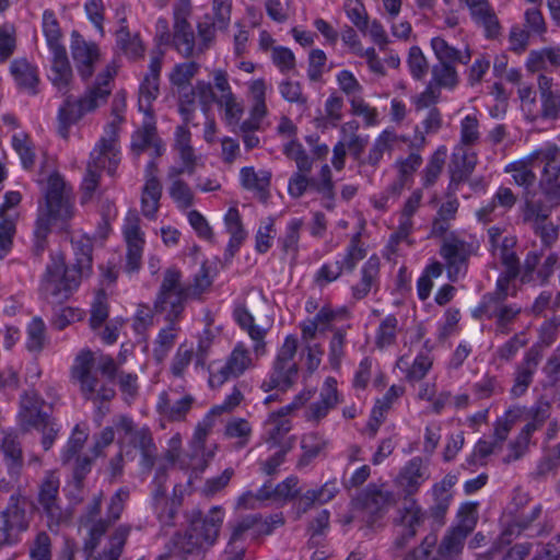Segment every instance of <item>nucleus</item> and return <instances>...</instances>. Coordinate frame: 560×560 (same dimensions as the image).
I'll return each instance as SVG.
<instances>
[{"mask_svg":"<svg viewBox=\"0 0 560 560\" xmlns=\"http://www.w3.org/2000/svg\"><path fill=\"white\" fill-rule=\"evenodd\" d=\"M70 376L79 385L82 397L93 402H105L115 397L116 390L109 383L116 377L125 397L135 398L139 389L137 374L119 371L114 358L108 354H101L96 359L88 348L75 355Z\"/></svg>","mask_w":560,"mask_h":560,"instance_id":"nucleus-1","label":"nucleus"},{"mask_svg":"<svg viewBox=\"0 0 560 560\" xmlns=\"http://www.w3.org/2000/svg\"><path fill=\"white\" fill-rule=\"evenodd\" d=\"M75 262L67 267L62 254L51 257L42 281V291L47 300L60 303L75 290L92 269V243L89 237H80L72 243Z\"/></svg>","mask_w":560,"mask_h":560,"instance_id":"nucleus-2","label":"nucleus"},{"mask_svg":"<svg viewBox=\"0 0 560 560\" xmlns=\"http://www.w3.org/2000/svg\"><path fill=\"white\" fill-rule=\"evenodd\" d=\"M116 73V66L107 65L98 73L95 83L88 88L80 97H66L57 113V131L60 137L68 139L73 125L107 103L112 93V81Z\"/></svg>","mask_w":560,"mask_h":560,"instance_id":"nucleus-3","label":"nucleus"},{"mask_svg":"<svg viewBox=\"0 0 560 560\" xmlns=\"http://www.w3.org/2000/svg\"><path fill=\"white\" fill-rule=\"evenodd\" d=\"M516 240L513 236H504L500 245L492 249L493 255L499 257L503 266L505 267L504 276L498 279L495 296L489 295L485 298V310L486 313L492 315H510L517 314L520 310L513 311L503 303V298L506 295V289L509 281L515 278L520 271V265L517 256L514 252Z\"/></svg>","mask_w":560,"mask_h":560,"instance_id":"nucleus-4","label":"nucleus"},{"mask_svg":"<svg viewBox=\"0 0 560 560\" xmlns=\"http://www.w3.org/2000/svg\"><path fill=\"white\" fill-rule=\"evenodd\" d=\"M298 338L293 335L285 337L278 350L268 376L261 383V389L266 393L273 389L287 392L299 378V365L294 360L298 350Z\"/></svg>","mask_w":560,"mask_h":560,"instance_id":"nucleus-5","label":"nucleus"},{"mask_svg":"<svg viewBox=\"0 0 560 560\" xmlns=\"http://www.w3.org/2000/svg\"><path fill=\"white\" fill-rule=\"evenodd\" d=\"M60 478L56 470H47L39 483L37 501L42 514L46 517L50 532L58 533L59 528L70 520L69 514L60 504Z\"/></svg>","mask_w":560,"mask_h":560,"instance_id":"nucleus-6","label":"nucleus"},{"mask_svg":"<svg viewBox=\"0 0 560 560\" xmlns=\"http://www.w3.org/2000/svg\"><path fill=\"white\" fill-rule=\"evenodd\" d=\"M45 208L40 217L65 222L74 214L71 187L59 173H52L45 188Z\"/></svg>","mask_w":560,"mask_h":560,"instance_id":"nucleus-7","label":"nucleus"},{"mask_svg":"<svg viewBox=\"0 0 560 560\" xmlns=\"http://www.w3.org/2000/svg\"><path fill=\"white\" fill-rule=\"evenodd\" d=\"M536 153V161L542 165L539 186L551 206H560V148L547 143Z\"/></svg>","mask_w":560,"mask_h":560,"instance_id":"nucleus-8","label":"nucleus"},{"mask_svg":"<svg viewBox=\"0 0 560 560\" xmlns=\"http://www.w3.org/2000/svg\"><path fill=\"white\" fill-rule=\"evenodd\" d=\"M28 526L24 500L12 494L7 508L0 512V549L16 545Z\"/></svg>","mask_w":560,"mask_h":560,"instance_id":"nucleus-9","label":"nucleus"},{"mask_svg":"<svg viewBox=\"0 0 560 560\" xmlns=\"http://www.w3.org/2000/svg\"><path fill=\"white\" fill-rule=\"evenodd\" d=\"M119 118L114 124H107L104 135L96 143L91 152L88 165L100 173L104 170L109 176H115L117 167L120 163V145L119 136H117V124Z\"/></svg>","mask_w":560,"mask_h":560,"instance_id":"nucleus-10","label":"nucleus"},{"mask_svg":"<svg viewBox=\"0 0 560 560\" xmlns=\"http://www.w3.org/2000/svg\"><path fill=\"white\" fill-rule=\"evenodd\" d=\"M422 162V156L416 152L398 158L393 165L396 171V179L387 187L384 195L374 199V207L383 210L387 208L390 201L395 202L405 188L413 182V176Z\"/></svg>","mask_w":560,"mask_h":560,"instance_id":"nucleus-11","label":"nucleus"},{"mask_svg":"<svg viewBox=\"0 0 560 560\" xmlns=\"http://www.w3.org/2000/svg\"><path fill=\"white\" fill-rule=\"evenodd\" d=\"M252 366L253 361L248 349L238 342L223 365L217 366L215 362L209 364V385L212 388L220 387L229 380L240 377Z\"/></svg>","mask_w":560,"mask_h":560,"instance_id":"nucleus-12","label":"nucleus"},{"mask_svg":"<svg viewBox=\"0 0 560 560\" xmlns=\"http://www.w3.org/2000/svg\"><path fill=\"white\" fill-rule=\"evenodd\" d=\"M474 253L472 244L456 235L444 237L440 255L445 261L447 278L455 282L465 276L468 258Z\"/></svg>","mask_w":560,"mask_h":560,"instance_id":"nucleus-13","label":"nucleus"},{"mask_svg":"<svg viewBox=\"0 0 560 560\" xmlns=\"http://www.w3.org/2000/svg\"><path fill=\"white\" fill-rule=\"evenodd\" d=\"M129 497L130 491L127 487L119 488L110 497L106 511V518H98L97 521L92 522L89 528V537H86V549L98 547L103 536L106 534L108 528L120 518Z\"/></svg>","mask_w":560,"mask_h":560,"instance_id":"nucleus-14","label":"nucleus"},{"mask_svg":"<svg viewBox=\"0 0 560 560\" xmlns=\"http://www.w3.org/2000/svg\"><path fill=\"white\" fill-rule=\"evenodd\" d=\"M218 98L211 82L198 80L189 91L182 93L178 112L187 124L196 112V100H198L202 112L208 114L211 106L218 103Z\"/></svg>","mask_w":560,"mask_h":560,"instance_id":"nucleus-15","label":"nucleus"},{"mask_svg":"<svg viewBox=\"0 0 560 560\" xmlns=\"http://www.w3.org/2000/svg\"><path fill=\"white\" fill-rule=\"evenodd\" d=\"M44 406L45 400L35 390L26 392L21 396L18 418L23 432H28L32 429L39 430L42 425L49 423L52 418L44 411Z\"/></svg>","mask_w":560,"mask_h":560,"instance_id":"nucleus-16","label":"nucleus"},{"mask_svg":"<svg viewBox=\"0 0 560 560\" xmlns=\"http://www.w3.org/2000/svg\"><path fill=\"white\" fill-rule=\"evenodd\" d=\"M71 56L82 80H89L101 61V51L95 43L73 32L70 45Z\"/></svg>","mask_w":560,"mask_h":560,"instance_id":"nucleus-17","label":"nucleus"},{"mask_svg":"<svg viewBox=\"0 0 560 560\" xmlns=\"http://www.w3.org/2000/svg\"><path fill=\"white\" fill-rule=\"evenodd\" d=\"M158 163L152 160L144 168V184L141 190V212L152 220L155 219L162 197V184L159 178Z\"/></svg>","mask_w":560,"mask_h":560,"instance_id":"nucleus-18","label":"nucleus"},{"mask_svg":"<svg viewBox=\"0 0 560 560\" xmlns=\"http://www.w3.org/2000/svg\"><path fill=\"white\" fill-rule=\"evenodd\" d=\"M122 234L127 244L126 269L136 271L141 266L144 247V233L140 228V219L137 214H128L122 226Z\"/></svg>","mask_w":560,"mask_h":560,"instance_id":"nucleus-19","label":"nucleus"},{"mask_svg":"<svg viewBox=\"0 0 560 560\" xmlns=\"http://www.w3.org/2000/svg\"><path fill=\"white\" fill-rule=\"evenodd\" d=\"M174 151L180 164L173 165L170 168L178 170L182 175H192L196 168L201 165V159L191 145V133L185 125L176 128Z\"/></svg>","mask_w":560,"mask_h":560,"instance_id":"nucleus-20","label":"nucleus"},{"mask_svg":"<svg viewBox=\"0 0 560 560\" xmlns=\"http://www.w3.org/2000/svg\"><path fill=\"white\" fill-rule=\"evenodd\" d=\"M223 510L219 506L212 508L206 516H202L199 511L192 514L189 527L202 545L211 546L215 542L223 523Z\"/></svg>","mask_w":560,"mask_h":560,"instance_id":"nucleus-21","label":"nucleus"},{"mask_svg":"<svg viewBox=\"0 0 560 560\" xmlns=\"http://www.w3.org/2000/svg\"><path fill=\"white\" fill-rule=\"evenodd\" d=\"M476 521L472 517H465L460 524L450 529L443 537L438 553L445 560H457L462 553L467 536L472 532Z\"/></svg>","mask_w":560,"mask_h":560,"instance_id":"nucleus-22","label":"nucleus"},{"mask_svg":"<svg viewBox=\"0 0 560 560\" xmlns=\"http://www.w3.org/2000/svg\"><path fill=\"white\" fill-rule=\"evenodd\" d=\"M542 358L538 346H532L525 353L523 361L516 366L514 384L511 395L515 398L523 396L533 383L534 374Z\"/></svg>","mask_w":560,"mask_h":560,"instance_id":"nucleus-23","label":"nucleus"},{"mask_svg":"<svg viewBox=\"0 0 560 560\" xmlns=\"http://www.w3.org/2000/svg\"><path fill=\"white\" fill-rule=\"evenodd\" d=\"M524 220L532 224L535 233L540 237L542 244L550 247L559 236V228L548 221V212L536 203H527L524 211Z\"/></svg>","mask_w":560,"mask_h":560,"instance_id":"nucleus-24","label":"nucleus"},{"mask_svg":"<svg viewBox=\"0 0 560 560\" xmlns=\"http://www.w3.org/2000/svg\"><path fill=\"white\" fill-rule=\"evenodd\" d=\"M425 467L421 457L411 458L399 471L395 482L404 493V499H415L421 485L427 480Z\"/></svg>","mask_w":560,"mask_h":560,"instance_id":"nucleus-25","label":"nucleus"},{"mask_svg":"<svg viewBox=\"0 0 560 560\" xmlns=\"http://www.w3.org/2000/svg\"><path fill=\"white\" fill-rule=\"evenodd\" d=\"M540 97L539 116L545 120L556 121L560 118V92L555 89L553 80L544 73L537 78Z\"/></svg>","mask_w":560,"mask_h":560,"instance_id":"nucleus-26","label":"nucleus"},{"mask_svg":"<svg viewBox=\"0 0 560 560\" xmlns=\"http://www.w3.org/2000/svg\"><path fill=\"white\" fill-rule=\"evenodd\" d=\"M149 148L154 150L155 156L162 155L165 150L162 140L156 136L153 115L144 114L142 127L133 133L131 149L135 153L140 154Z\"/></svg>","mask_w":560,"mask_h":560,"instance_id":"nucleus-27","label":"nucleus"},{"mask_svg":"<svg viewBox=\"0 0 560 560\" xmlns=\"http://www.w3.org/2000/svg\"><path fill=\"white\" fill-rule=\"evenodd\" d=\"M51 52L49 80L51 84L61 93L70 91L73 82V71L70 65L66 48L54 50Z\"/></svg>","mask_w":560,"mask_h":560,"instance_id":"nucleus-28","label":"nucleus"},{"mask_svg":"<svg viewBox=\"0 0 560 560\" xmlns=\"http://www.w3.org/2000/svg\"><path fill=\"white\" fill-rule=\"evenodd\" d=\"M456 482L457 476L447 474L440 482L433 485L431 491L433 504L430 506L429 511L434 521L439 523L443 522L453 499L452 488Z\"/></svg>","mask_w":560,"mask_h":560,"instance_id":"nucleus-29","label":"nucleus"},{"mask_svg":"<svg viewBox=\"0 0 560 560\" xmlns=\"http://www.w3.org/2000/svg\"><path fill=\"white\" fill-rule=\"evenodd\" d=\"M338 404L337 381L334 377H327L320 394L319 399L310 405L306 415L307 420L319 422L324 419L330 409L335 408Z\"/></svg>","mask_w":560,"mask_h":560,"instance_id":"nucleus-30","label":"nucleus"},{"mask_svg":"<svg viewBox=\"0 0 560 560\" xmlns=\"http://www.w3.org/2000/svg\"><path fill=\"white\" fill-rule=\"evenodd\" d=\"M267 84L264 79H256L248 83V96L250 100L249 116L245 119V126L256 127L257 120H264L268 115L266 104Z\"/></svg>","mask_w":560,"mask_h":560,"instance_id":"nucleus-31","label":"nucleus"},{"mask_svg":"<svg viewBox=\"0 0 560 560\" xmlns=\"http://www.w3.org/2000/svg\"><path fill=\"white\" fill-rule=\"evenodd\" d=\"M1 452L12 480L19 479L24 464L22 445L15 433H5L1 440Z\"/></svg>","mask_w":560,"mask_h":560,"instance_id":"nucleus-32","label":"nucleus"},{"mask_svg":"<svg viewBox=\"0 0 560 560\" xmlns=\"http://www.w3.org/2000/svg\"><path fill=\"white\" fill-rule=\"evenodd\" d=\"M422 197H423L422 190L416 189L407 198V200L405 201V203L400 210L398 228H397V231L395 232V234L392 236V242H398L400 240H405L412 232V229H413L412 217L420 208Z\"/></svg>","mask_w":560,"mask_h":560,"instance_id":"nucleus-33","label":"nucleus"},{"mask_svg":"<svg viewBox=\"0 0 560 560\" xmlns=\"http://www.w3.org/2000/svg\"><path fill=\"white\" fill-rule=\"evenodd\" d=\"M359 130L360 124L355 119H350L341 124L339 128L340 139L338 142L347 148L355 160L362 156L369 142V137L361 136Z\"/></svg>","mask_w":560,"mask_h":560,"instance_id":"nucleus-34","label":"nucleus"},{"mask_svg":"<svg viewBox=\"0 0 560 560\" xmlns=\"http://www.w3.org/2000/svg\"><path fill=\"white\" fill-rule=\"evenodd\" d=\"M430 45L439 63L453 65V62H458L467 65L471 59V51L468 46H465L464 49L455 48L441 36L433 37Z\"/></svg>","mask_w":560,"mask_h":560,"instance_id":"nucleus-35","label":"nucleus"},{"mask_svg":"<svg viewBox=\"0 0 560 560\" xmlns=\"http://www.w3.org/2000/svg\"><path fill=\"white\" fill-rule=\"evenodd\" d=\"M424 520L425 513L417 500L404 499L402 506L397 510V516L394 518V526L400 529H413L417 533Z\"/></svg>","mask_w":560,"mask_h":560,"instance_id":"nucleus-36","label":"nucleus"},{"mask_svg":"<svg viewBox=\"0 0 560 560\" xmlns=\"http://www.w3.org/2000/svg\"><path fill=\"white\" fill-rule=\"evenodd\" d=\"M200 65L196 61H185L176 63L168 73V80L172 89L178 94V104L182 93L189 91L192 79L198 74Z\"/></svg>","mask_w":560,"mask_h":560,"instance_id":"nucleus-37","label":"nucleus"},{"mask_svg":"<svg viewBox=\"0 0 560 560\" xmlns=\"http://www.w3.org/2000/svg\"><path fill=\"white\" fill-rule=\"evenodd\" d=\"M224 226L230 234L226 245V254L233 257L245 241L247 233L244 229L242 217L236 207H231L224 215Z\"/></svg>","mask_w":560,"mask_h":560,"instance_id":"nucleus-38","label":"nucleus"},{"mask_svg":"<svg viewBox=\"0 0 560 560\" xmlns=\"http://www.w3.org/2000/svg\"><path fill=\"white\" fill-rule=\"evenodd\" d=\"M240 178L245 189L255 192L261 200L267 199L271 180V173L269 171H256L252 166H246L241 170Z\"/></svg>","mask_w":560,"mask_h":560,"instance_id":"nucleus-39","label":"nucleus"},{"mask_svg":"<svg viewBox=\"0 0 560 560\" xmlns=\"http://www.w3.org/2000/svg\"><path fill=\"white\" fill-rule=\"evenodd\" d=\"M362 501L369 513L381 515L396 503V497L392 491L380 489L375 485H369L363 493Z\"/></svg>","mask_w":560,"mask_h":560,"instance_id":"nucleus-40","label":"nucleus"},{"mask_svg":"<svg viewBox=\"0 0 560 560\" xmlns=\"http://www.w3.org/2000/svg\"><path fill=\"white\" fill-rule=\"evenodd\" d=\"M194 401L195 399L192 396L186 395L174 404H171L168 395L163 392L159 396L156 410L168 421H183L186 419L187 413L190 411Z\"/></svg>","mask_w":560,"mask_h":560,"instance_id":"nucleus-41","label":"nucleus"},{"mask_svg":"<svg viewBox=\"0 0 560 560\" xmlns=\"http://www.w3.org/2000/svg\"><path fill=\"white\" fill-rule=\"evenodd\" d=\"M407 140L406 137L399 136L390 129L383 130L369 150L366 163L372 166H377L385 152L393 151L399 141L406 142Z\"/></svg>","mask_w":560,"mask_h":560,"instance_id":"nucleus-42","label":"nucleus"},{"mask_svg":"<svg viewBox=\"0 0 560 560\" xmlns=\"http://www.w3.org/2000/svg\"><path fill=\"white\" fill-rule=\"evenodd\" d=\"M470 148L471 147H462L460 144H457L455 148L451 162V171L454 179L462 180L474 172L478 163V156Z\"/></svg>","mask_w":560,"mask_h":560,"instance_id":"nucleus-43","label":"nucleus"},{"mask_svg":"<svg viewBox=\"0 0 560 560\" xmlns=\"http://www.w3.org/2000/svg\"><path fill=\"white\" fill-rule=\"evenodd\" d=\"M537 160L536 150L527 156L514 161L504 167V172L512 175L513 180L518 186L529 187L536 180L534 165Z\"/></svg>","mask_w":560,"mask_h":560,"instance_id":"nucleus-44","label":"nucleus"},{"mask_svg":"<svg viewBox=\"0 0 560 560\" xmlns=\"http://www.w3.org/2000/svg\"><path fill=\"white\" fill-rule=\"evenodd\" d=\"M178 170L168 168L167 179L171 182L168 194L180 209H187L194 203V192L189 185L180 178Z\"/></svg>","mask_w":560,"mask_h":560,"instance_id":"nucleus-45","label":"nucleus"},{"mask_svg":"<svg viewBox=\"0 0 560 560\" xmlns=\"http://www.w3.org/2000/svg\"><path fill=\"white\" fill-rule=\"evenodd\" d=\"M524 411L520 419H524L527 423L522 428L523 431L533 435L534 432L540 430L547 419L550 417L551 405L547 400L539 399L532 407H521Z\"/></svg>","mask_w":560,"mask_h":560,"instance_id":"nucleus-46","label":"nucleus"},{"mask_svg":"<svg viewBox=\"0 0 560 560\" xmlns=\"http://www.w3.org/2000/svg\"><path fill=\"white\" fill-rule=\"evenodd\" d=\"M560 67V48L547 47L529 52L526 68L529 72H542L549 68Z\"/></svg>","mask_w":560,"mask_h":560,"instance_id":"nucleus-47","label":"nucleus"},{"mask_svg":"<svg viewBox=\"0 0 560 560\" xmlns=\"http://www.w3.org/2000/svg\"><path fill=\"white\" fill-rule=\"evenodd\" d=\"M11 73L18 85L30 94H37L39 82L37 70L25 59H16L11 63Z\"/></svg>","mask_w":560,"mask_h":560,"instance_id":"nucleus-48","label":"nucleus"},{"mask_svg":"<svg viewBox=\"0 0 560 560\" xmlns=\"http://www.w3.org/2000/svg\"><path fill=\"white\" fill-rule=\"evenodd\" d=\"M380 261L371 257L361 269L360 281L352 287V295L357 300L365 298L377 283Z\"/></svg>","mask_w":560,"mask_h":560,"instance_id":"nucleus-49","label":"nucleus"},{"mask_svg":"<svg viewBox=\"0 0 560 560\" xmlns=\"http://www.w3.org/2000/svg\"><path fill=\"white\" fill-rule=\"evenodd\" d=\"M266 424L268 425L266 429V442L270 447H281L290 440V438L285 439V436L291 430V422L283 418V413H271ZM291 439L294 440L293 436Z\"/></svg>","mask_w":560,"mask_h":560,"instance_id":"nucleus-50","label":"nucleus"},{"mask_svg":"<svg viewBox=\"0 0 560 560\" xmlns=\"http://www.w3.org/2000/svg\"><path fill=\"white\" fill-rule=\"evenodd\" d=\"M467 7L472 19L486 28L488 36H495L499 33L500 24L488 0H480Z\"/></svg>","mask_w":560,"mask_h":560,"instance_id":"nucleus-51","label":"nucleus"},{"mask_svg":"<svg viewBox=\"0 0 560 560\" xmlns=\"http://www.w3.org/2000/svg\"><path fill=\"white\" fill-rule=\"evenodd\" d=\"M124 326V319L116 317H90L91 329L100 336L106 345H113L117 341L119 331Z\"/></svg>","mask_w":560,"mask_h":560,"instance_id":"nucleus-52","label":"nucleus"},{"mask_svg":"<svg viewBox=\"0 0 560 560\" xmlns=\"http://www.w3.org/2000/svg\"><path fill=\"white\" fill-rule=\"evenodd\" d=\"M326 445V440L318 433L311 432L304 434L301 440V448L303 453L298 460L296 467L302 469L308 466L316 457L319 456Z\"/></svg>","mask_w":560,"mask_h":560,"instance_id":"nucleus-53","label":"nucleus"},{"mask_svg":"<svg viewBox=\"0 0 560 560\" xmlns=\"http://www.w3.org/2000/svg\"><path fill=\"white\" fill-rule=\"evenodd\" d=\"M339 489L336 481H327L319 489L307 490L301 498L299 503V510L306 512L311 509L314 503H326L335 498Z\"/></svg>","mask_w":560,"mask_h":560,"instance_id":"nucleus-54","label":"nucleus"},{"mask_svg":"<svg viewBox=\"0 0 560 560\" xmlns=\"http://www.w3.org/2000/svg\"><path fill=\"white\" fill-rule=\"evenodd\" d=\"M481 138L480 122L477 113L465 115L459 121V141L462 147H474Z\"/></svg>","mask_w":560,"mask_h":560,"instance_id":"nucleus-55","label":"nucleus"},{"mask_svg":"<svg viewBox=\"0 0 560 560\" xmlns=\"http://www.w3.org/2000/svg\"><path fill=\"white\" fill-rule=\"evenodd\" d=\"M350 113L360 117L366 128L375 127L380 124V113L376 107L366 102L363 96H353L349 100Z\"/></svg>","mask_w":560,"mask_h":560,"instance_id":"nucleus-56","label":"nucleus"},{"mask_svg":"<svg viewBox=\"0 0 560 560\" xmlns=\"http://www.w3.org/2000/svg\"><path fill=\"white\" fill-rule=\"evenodd\" d=\"M217 105L223 112V119L229 126L240 125L244 114V105L235 93L219 97Z\"/></svg>","mask_w":560,"mask_h":560,"instance_id":"nucleus-57","label":"nucleus"},{"mask_svg":"<svg viewBox=\"0 0 560 560\" xmlns=\"http://www.w3.org/2000/svg\"><path fill=\"white\" fill-rule=\"evenodd\" d=\"M431 74L432 78L430 83H432L439 90H453L459 82L458 73L453 65L438 63L433 66Z\"/></svg>","mask_w":560,"mask_h":560,"instance_id":"nucleus-58","label":"nucleus"},{"mask_svg":"<svg viewBox=\"0 0 560 560\" xmlns=\"http://www.w3.org/2000/svg\"><path fill=\"white\" fill-rule=\"evenodd\" d=\"M43 33L50 51L66 48L62 44V32L59 23L51 11H45L43 14Z\"/></svg>","mask_w":560,"mask_h":560,"instance_id":"nucleus-59","label":"nucleus"},{"mask_svg":"<svg viewBox=\"0 0 560 560\" xmlns=\"http://www.w3.org/2000/svg\"><path fill=\"white\" fill-rule=\"evenodd\" d=\"M447 149L444 145L438 148L431 155L427 166L422 171V183L424 187H430L436 182L444 167Z\"/></svg>","mask_w":560,"mask_h":560,"instance_id":"nucleus-60","label":"nucleus"},{"mask_svg":"<svg viewBox=\"0 0 560 560\" xmlns=\"http://www.w3.org/2000/svg\"><path fill=\"white\" fill-rule=\"evenodd\" d=\"M242 329L246 330L254 341L253 351L256 358L266 354V343L264 341L267 328L254 324V317H235Z\"/></svg>","mask_w":560,"mask_h":560,"instance_id":"nucleus-61","label":"nucleus"},{"mask_svg":"<svg viewBox=\"0 0 560 560\" xmlns=\"http://www.w3.org/2000/svg\"><path fill=\"white\" fill-rule=\"evenodd\" d=\"M117 44L122 52L130 59L141 58L144 46L138 35H131L126 27L117 31Z\"/></svg>","mask_w":560,"mask_h":560,"instance_id":"nucleus-62","label":"nucleus"},{"mask_svg":"<svg viewBox=\"0 0 560 560\" xmlns=\"http://www.w3.org/2000/svg\"><path fill=\"white\" fill-rule=\"evenodd\" d=\"M302 226L303 221L301 219H292L287 225L284 235L279 240L282 250L293 259L296 258L299 252L300 232Z\"/></svg>","mask_w":560,"mask_h":560,"instance_id":"nucleus-63","label":"nucleus"},{"mask_svg":"<svg viewBox=\"0 0 560 560\" xmlns=\"http://www.w3.org/2000/svg\"><path fill=\"white\" fill-rule=\"evenodd\" d=\"M436 542L438 536L435 534H429L418 547L409 550L401 560H439V558L433 555Z\"/></svg>","mask_w":560,"mask_h":560,"instance_id":"nucleus-64","label":"nucleus"}]
</instances>
